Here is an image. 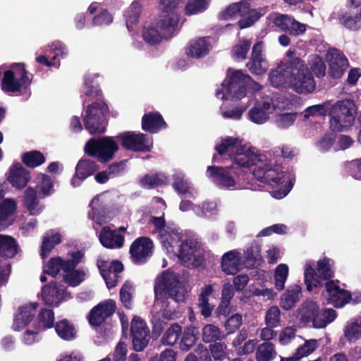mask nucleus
Segmentation results:
<instances>
[{
  "mask_svg": "<svg viewBox=\"0 0 361 361\" xmlns=\"http://www.w3.org/2000/svg\"><path fill=\"white\" fill-rule=\"evenodd\" d=\"M154 302L152 307V333L159 336L164 325L173 319L176 313L179 302L185 300L184 294L180 291L179 277L173 272L165 271L154 286Z\"/></svg>",
  "mask_w": 361,
  "mask_h": 361,
  "instance_id": "1",
  "label": "nucleus"
},
{
  "mask_svg": "<svg viewBox=\"0 0 361 361\" xmlns=\"http://www.w3.org/2000/svg\"><path fill=\"white\" fill-rule=\"evenodd\" d=\"M215 149L218 154L223 156L228 154L236 171L240 173L241 169L257 168L262 162L260 156L251 149H245L243 146L242 140L239 137H226L219 145H216Z\"/></svg>",
  "mask_w": 361,
  "mask_h": 361,
  "instance_id": "2",
  "label": "nucleus"
},
{
  "mask_svg": "<svg viewBox=\"0 0 361 361\" xmlns=\"http://www.w3.org/2000/svg\"><path fill=\"white\" fill-rule=\"evenodd\" d=\"M253 82L252 78L242 70H235L231 74L227 73L226 78L222 82V88L218 89L215 95L222 100H239L245 97L247 90Z\"/></svg>",
  "mask_w": 361,
  "mask_h": 361,
  "instance_id": "3",
  "label": "nucleus"
},
{
  "mask_svg": "<svg viewBox=\"0 0 361 361\" xmlns=\"http://www.w3.org/2000/svg\"><path fill=\"white\" fill-rule=\"evenodd\" d=\"M357 108L352 99L337 101L330 106V128L334 132L348 130L354 123Z\"/></svg>",
  "mask_w": 361,
  "mask_h": 361,
  "instance_id": "4",
  "label": "nucleus"
},
{
  "mask_svg": "<svg viewBox=\"0 0 361 361\" xmlns=\"http://www.w3.org/2000/svg\"><path fill=\"white\" fill-rule=\"evenodd\" d=\"M109 114L108 104L103 99H97L88 104L82 121L85 128L91 135L102 134L106 131Z\"/></svg>",
  "mask_w": 361,
  "mask_h": 361,
  "instance_id": "5",
  "label": "nucleus"
},
{
  "mask_svg": "<svg viewBox=\"0 0 361 361\" xmlns=\"http://www.w3.org/2000/svg\"><path fill=\"white\" fill-rule=\"evenodd\" d=\"M290 85L298 94H309L316 88L311 71L305 61L296 57L289 61Z\"/></svg>",
  "mask_w": 361,
  "mask_h": 361,
  "instance_id": "6",
  "label": "nucleus"
},
{
  "mask_svg": "<svg viewBox=\"0 0 361 361\" xmlns=\"http://www.w3.org/2000/svg\"><path fill=\"white\" fill-rule=\"evenodd\" d=\"M334 275L333 262L326 257L317 261V270L310 264H306L304 281L307 290L310 292L314 288H322L324 285L322 281L326 282L334 280Z\"/></svg>",
  "mask_w": 361,
  "mask_h": 361,
  "instance_id": "7",
  "label": "nucleus"
},
{
  "mask_svg": "<svg viewBox=\"0 0 361 361\" xmlns=\"http://www.w3.org/2000/svg\"><path fill=\"white\" fill-rule=\"evenodd\" d=\"M11 69L4 71L1 81V88L6 93H20L29 88L32 78L23 63H13Z\"/></svg>",
  "mask_w": 361,
  "mask_h": 361,
  "instance_id": "8",
  "label": "nucleus"
},
{
  "mask_svg": "<svg viewBox=\"0 0 361 361\" xmlns=\"http://www.w3.org/2000/svg\"><path fill=\"white\" fill-rule=\"evenodd\" d=\"M118 150V144L114 137L109 136L91 138L87 140L84 147L85 154L91 157H96L102 163L111 161Z\"/></svg>",
  "mask_w": 361,
  "mask_h": 361,
  "instance_id": "9",
  "label": "nucleus"
},
{
  "mask_svg": "<svg viewBox=\"0 0 361 361\" xmlns=\"http://www.w3.org/2000/svg\"><path fill=\"white\" fill-rule=\"evenodd\" d=\"M121 141V146L127 149L137 152H148L153 147L152 137L142 133L126 131L116 137Z\"/></svg>",
  "mask_w": 361,
  "mask_h": 361,
  "instance_id": "10",
  "label": "nucleus"
},
{
  "mask_svg": "<svg viewBox=\"0 0 361 361\" xmlns=\"http://www.w3.org/2000/svg\"><path fill=\"white\" fill-rule=\"evenodd\" d=\"M178 259L188 267H198L204 261V255L198 243L187 239L178 246Z\"/></svg>",
  "mask_w": 361,
  "mask_h": 361,
  "instance_id": "11",
  "label": "nucleus"
},
{
  "mask_svg": "<svg viewBox=\"0 0 361 361\" xmlns=\"http://www.w3.org/2000/svg\"><path fill=\"white\" fill-rule=\"evenodd\" d=\"M207 176L219 188H229L235 185V176H239L235 166H209Z\"/></svg>",
  "mask_w": 361,
  "mask_h": 361,
  "instance_id": "12",
  "label": "nucleus"
},
{
  "mask_svg": "<svg viewBox=\"0 0 361 361\" xmlns=\"http://www.w3.org/2000/svg\"><path fill=\"white\" fill-rule=\"evenodd\" d=\"M149 333L144 319L140 317H134L130 324V336L135 351L141 352L146 348L150 339Z\"/></svg>",
  "mask_w": 361,
  "mask_h": 361,
  "instance_id": "13",
  "label": "nucleus"
},
{
  "mask_svg": "<svg viewBox=\"0 0 361 361\" xmlns=\"http://www.w3.org/2000/svg\"><path fill=\"white\" fill-rule=\"evenodd\" d=\"M69 255L71 259H67V262L64 264L66 274L63 279L70 286L75 287L85 280V271L75 269L84 257V253L82 251H76L69 253Z\"/></svg>",
  "mask_w": 361,
  "mask_h": 361,
  "instance_id": "14",
  "label": "nucleus"
},
{
  "mask_svg": "<svg viewBox=\"0 0 361 361\" xmlns=\"http://www.w3.org/2000/svg\"><path fill=\"white\" fill-rule=\"evenodd\" d=\"M252 174L256 179L271 187L277 186L284 182L283 179L285 175L279 166L272 167L269 164H263L262 161L257 168L252 169Z\"/></svg>",
  "mask_w": 361,
  "mask_h": 361,
  "instance_id": "15",
  "label": "nucleus"
},
{
  "mask_svg": "<svg viewBox=\"0 0 361 361\" xmlns=\"http://www.w3.org/2000/svg\"><path fill=\"white\" fill-rule=\"evenodd\" d=\"M153 248V241L149 238L142 236L136 238L129 250L132 262L135 264L146 263L152 255Z\"/></svg>",
  "mask_w": 361,
  "mask_h": 361,
  "instance_id": "16",
  "label": "nucleus"
},
{
  "mask_svg": "<svg viewBox=\"0 0 361 361\" xmlns=\"http://www.w3.org/2000/svg\"><path fill=\"white\" fill-rule=\"evenodd\" d=\"M116 310V303L112 299L105 300L94 306L89 312L87 319L90 324L97 327L111 317Z\"/></svg>",
  "mask_w": 361,
  "mask_h": 361,
  "instance_id": "17",
  "label": "nucleus"
},
{
  "mask_svg": "<svg viewBox=\"0 0 361 361\" xmlns=\"http://www.w3.org/2000/svg\"><path fill=\"white\" fill-rule=\"evenodd\" d=\"M264 42H257L252 48L251 56L246 67L252 75H262L269 69V62L263 54Z\"/></svg>",
  "mask_w": 361,
  "mask_h": 361,
  "instance_id": "18",
  "label": "nucleus"
},
{
  "mask_svg": "<svg viewBox=\"0 0 361 361\" xmlns=\"http://www.w3.org/2000/svg\"><path fill=\"white\" fill-rule=\"evenodd\" d=\"M338 279L326 281L324 284L328 295V302L336 308H341L348 304L351 299L350 293L339 286Z\"/></svg>",
  "mask_w": 361,
  "mask_h": 361,
  "instance_id": "19",
  "label": "nucleus"
},
{
  "mask_svg": "<svg viewBox=\"0 0 361 361\" xmlns=\"http://www.w3.org/2000/svg\"><path fill=\"white\" fill-rule=\"evenodd\" d=\"M274 25L281 31L290 36L302 35L307 30V25L296 20L293 16L287 14H277L273 20Z\"/></svg>",
  "mask_w": 361,
  "mask_h": 361,
  "instance_id": "20",
  "label": "nucleus"
},
{
  "mask_svg": "<svg viewBox=\"0 0 361 361\" xmlns=\"http://www.w3.org/2000/svg\"><path fill=\"white\" fill-rule=\"evenodd\" d=\"M329 75L334 79L341 78L349 66L346 56L338 49L334 48L328 56Z\"/></svg>",
  "mask_w": 361,
  "mask_h": 361,
  "instance_id": "21",
  "label": "nucleus"
},
{
  "mask_svg": "<svg viewBox=\"0 0 361 361\" xmlns=\"http://www.w3.org/2000/svg\"><path fill=\"white\" fill-rule=\"evenodd\" d=\"M98 169L99 166L96 161L88 158L80 159L75 166V172L71 181V185L74 188L80 186L85 179L94 175Z\"/></svg>",
  "mask_w": 361,
  "mask_h": 361,
  "instance_id": "22",
  "label": "nucleus"
},
{
  "mask_svg": "<svg viewBox=\"0 0 361 361\" xmlns=\"http://www.w3.org/2000/svg\"><path fill=\"white\" fill-rule=\"evenodd\" d=\"M38 304L33 302L19 307L18 312L15 315L13 329L20 331L28 325L35 318Z\"/></svg>",
  "mask_w": 361,
  "mask_h": 361,
  "instance_id": "23",
  "label": "nucleus"
},
{
  "mask_svg": "<svg viewBox=\"0 0 361 361\" xmlns=\"http://www.w3.org/2000/svg\"><path fill=\"white\" fill-rule=\"evenodd\" d=\"M30 180V172L23 165L16 162L9 169L7 180L16 189L24 188Z\"/></svg>",
  "mask_w": 361,
  "mask_h": 361,
  "instance_id": "24",
  "label": "nucleus"
},
{
  "mask_svg": "<svg viewBox=\"0 0 361 361\" xmlns=\"http://www.w3.org/2000/svg\"><path fill=\"white\" fill-rule=\"evenodd\" d=\"M339 24L350 31H357L361 28V13L351 8L341 9L336 17Z\"/></svg>",
  "mask_w": 361,
  "mask_h": 361,
  "instance_id": "25",
  "label": "nucleus"
},
{
  "mask_svg": "<svg viewBox=\"0 0 361 361\" xmlns=\"http://www.w3.org/2000/svg\"><path fill=\"white\" fill-rule=\"evenodd\" d=\"M179 20V16L176 13L164 14L159 16L154 25L164 39H169L173 36Z\"/></svg>",
  "mask_w": 361,
  "mask_h": 361,
  "instance_id": "26",
  "label": "nucleus"
},
{
  "mask_svg": "<svg viewBox=\"0 0 361 361\" xmlns=\"http://www.w3.org/2000/svg\"><path fill=\"white\" fill-rule=\"evenodd\" d=\"M211 49L209 37H199L190 41L185 47V54L191 58L200 59L207 56Z\"/></svg>",
  "mask_w": 361,
  "mask_h": 361,
  "instance_id": "27",
  "label": "nucleus"
},
{
  "mask_svg": "<svg viewBox=\"0 0 361 361\" xmlns=\"http://www.w3.org/2000/svg\"><path fill=\"white\" fill-rule=\"evenodd\" d=\"M166 127V123L158 111L145 114L142 118V130L152 134L157 133Z\"/></svg>",
  "mask_w": 361,
  "mask_h": 361,
  "instance_id": "28",
  "label": "nucleus"
},
{
  "mask_svg": "<svg viewBox=\"0 0 361 361\" xmlns=\"http://www.w3.org/2000/svg\"><path fill=\"white\" fill-rule=\"evenodd\" d=\"M64 289L59 288L56 283H49L42 288V298L48 306H59L63 300Z\"/></svg>",
  "mask_w": 361,
  "mask_h": 361,
  "instance_id": "29",
  "label": "nucleus"
},
{
  "mask_svg": "<svg viewBox=\"0 0 361 361\" xmlns=\"http://www.w3.org/2000/svg\"><path fill=\"white\" fill-rule=\"evenodd\" d=\"M99 239L102 246L109 249L121 248L124 244V237L111 230L109 226L102 228Z\"/></svg>",
  "mask_w": 361,
  "mask_h": 361,
  "instance_id": "30",
  "label": "nucleus"
},
{
  "mask_svg": "<svg viewBox=\"0 0 361 361\" xmlns=\"http://www.w3.org/2000/svg\"><path fill=\"white\" fill-rule=\"evenodd\" d=\"M213 292V286L209 284L202 288L201 292L198 295L197 307L199 309L200 314L204 319L210 317L214 310V305L209 302V297L212 295Z\"/></svg>",
  "mask_w": 361,
  "mask_h": 361,
  "instance_id": "31",
  "label": "nucleus"
},
{
  "mask_svg": "<svg viewBox=\"0 0 361 361\" xmlns=\"http://www.w3.org/2000/svg\"><path fill=\"white\" fill-rule=\"evenodd\" d=\"M20 251L17 240L11 235L0 234V257L4 259L15 257Z\"/></svg>",
  "mask_w": 361,
  "mask_h": 361,
  "instance_id": "32",
  "label": "nucleus"
},
{
  "mask_svg": "<svg viewBox=\"0 0 361 361\" xmlns=\"http://www.w3.org/2000/svg\"><path fill=\"white\" fill-rule=\"evenodd\" d=\"M288 68L289 61L270 71L269 80L273 87H280L283 86L287 82L290 83V73L288 71Z\"/></svg>",
  "mask_w": 361,
  "mask_h": 361,
  "instance_id": "33",
  "label": "nucleus"
},
{
  "mask_svg": "<svg viewBox=\"0 0 361 361\" xmlns=\"http://www.w3.org/2000/svg\"><path fill=\"white\" fill-rule=\"evenodd\" d=\"M181 335L179 348L182 351L187 352L196 344L200 337V331L196 326L190 325L182 331Z\"/></svg>",
  "mask_w": 361,
  "mask_h": 361,
  "instance_id": "34",
  "label": "nucleus"
},
{
  "mask_svg": "<svg viewBox=\"0 0 361 361\" xmlns=\"http://www.w3.org/2000/svg\"><path fill=\"white\" fill-rule=\"evenodd\" d=\"M238 252L231 250L225 253L221 259V268L226 274L235 275L241 268L240 259Z\"/></svg>",
  "mask_w": 361,
  "mask_h": 361,
  "instance_id": "35",
  "label": "nucleus"
},
{
  "mask_svg": "<svg viewBox=\"0 0 361 361\" xmlns=\"http://www.w3.org/2000/svg\"><path fill=\"white\" fill-rule=\"evenodd\" d=\"M319 305L312 300H305L298 309V318L300 323L304 325L309 324L312 322L316 313H317Z\"/></svg>",
  "mask_w": 361,
  "mask_h": 361,
  "instance_id": "36",
  "label": "nucleus"
},
{
  "mask_svg": "<svg viewBox=\"0 0 361 361\" xmlns=\"http://www.w3.org/2000/svg\"><path fill=\"white\" fill-rule=\"evenodd\" d=\"M301 287L295 284L290 286L281 296L280 306L285 310H289L295 306L299 300V295L301 293Z\"/></svg>",
  "mask_w": 361,
  "mask_h": 361,
  "instance_id": "37",
  "label": "nucleus"
},
{
  "mask_svg": "<svg viewBox=\"0 0 361 361\" xmlns=\"http://www.w3.org/2000/svg\"><path fill=\"white\" fill-rule=\"evenodd\" d=\"M182 238L183 234L179 231V229L170 225H167L166 231L159 235L161 243L166 248H173L175 246H179Z\"/></svg>",
  "mask_w": 361,
  "mask_h": 361,
  "instance_id": "38",
  "label": "nucleus"
},
{
  "mask_svg": "<svg viewBox=\"0 0 361 361\" xmlns=\"http://www.w3.org/2000/svg\"><path fill=\"white\" fill-rule=\"evenodd\" d=\"M260 16V13L255 9H251L250 3L245 1L240 14L241 19L238 20V25L240 29L247 28L257 21Z\"/></svg>",
  "mask_w": 361,
  "mask_h": 361,
  "instance_id": "39",
  "label": "nucleus"
},
{
  "mask_svg": "<svg viewBox=\"0 0 361 361\" xmlns=\"http://www.w3.org/2000/svg\"><path fill=\"white\" fill-rule=\"evenodd\" d=\"M54 327L57 335L64 341H70L76 338L77 331L74 325L66 319L57 322Z\"/></svg>",
  "mask_w": 361,
  "mask_h": 361,
  "instance_id": "40",
  "label": "nucleus"
},
{
  "mask_svg": "<svg viewBox=\"0 0 361 361\" xmlns=\"http://www.w3.org/2000/svg\"><path fill=\"white\" fill-rule=\"evenodd\" d=\"M336 317V312L333 309H317V313L312 320V326L316 329L324 328L328 324L332 322Z\"/></svg>",
  "mask_w": 361,
  "mask_h": 361,
  "instance_id": "41",
  "label": "nucleus"
},
{
  "mask_svg": "<svg viewBox=\"0 0 361 361\" xmlns=\"http://www.w3.org/2000/svg\"><path fill=\"white\" fill-rule=\"evenodd\" d=\"M61 242V234L59 233H47L44 237L40 255L42 259H45L49 255L51 250Z\"/></svg>",
  "mask_w": 361,
  "mask_h": 361,
  "instance_id": "42",
  "label": "nucleus"
},
{
  "mask_svg": "<svg viewBox=\"0 0 361 361\" xmlns=\"http://www.w3.org/2000/svg\"><path fill=\"white\" fill-rule=\"evenodd\" d=\"M141 10L142 5L137 1H134L125 12L126 23L129 31H132L133 26L137 24Z\"/></svg>",
  "mask_w": 361,
  "mask_h": 361,
  "instance_id": "43",
  "label": "nucleus"
},
{
  "mask_svg": "<svg viewBox=\"0 0 361 361\" xmlns=\"http://www.w3.org/2000/svg\"><path fill=\"white\" fill-rule=\"evenodd\" d=\"M22 162L29 168H36L42 165L46 158L43 153L38 150H32L23 154Z\"/></svg>",
  "mask_w": 361,
  "mask_h": 361,
  "instance_id": "44",
  "label": "nucleus"
},
{
  "mask_svg": "<svg viewBox=\"0 0 361 361\" xmlns=\"http://www.w3.org/2000/svg\"><path fill=\"white\" fill-rule=\"evenodd\" d=\"M224 337L219 326L212 324H206L202 329V339L205 343H215Z\"/></svg>",
  "mask_w": 361,
  "mask_h": 361,
  "instance_id": "45",
  "label": "nucleus"
},
{
  "mask_svg": "<svg viewBox=\"0 0 361 361\" xmlns=\"http://www.w3.org/2000/svg\"><path fill=\"white\" fill-rule=\"evenodd\" d=\"M182 333V326L178 323H173L167 329L161 338L162 344L173 345L178 341Z\"/></svg>",
  "mask_w": 361,
  "mask_h": 361,
  "instance_id": "46",
  "label": "nucleus"
},
{
  "mask_svg": "<svg viewBox=\"0 0 361 361\" xmlns=\"http://www.w3.org/2000/svg\"><path fill=\"white\" fill-rule=\"evenodd\" d=\"M276 355L274 345L270 342L260 344L256 352L257 361H271Z\"/></svg>",
  "mask_w": 361,
  "mask_h": 361,
  "instance_id": "47",
  "label": "nucleus"
},
{
  "mask_svg": "<svg viewBox=\"0 0 361 361\" xmlns=\"http://www.w3.org/2000/svg\"><path fill=\"white\" fill-rule=\"evenodd\" d=\"M97 266L99 272L106 282V285L109 289L113 288L117 285V279H112L111 271L110 270V264L106 260L99 259L97 261Z\"/></svg>",
  "mask_w": 361,
  "mask_h": 361,
  "instance_id": "48",
  "label": "nucleus"
},
{
  "mask_svg": "<svg viewBox=\"0 0 361 361\" xmlns=\"http://www.w3.org/2000/svg\"><path fill=\"white\" fill-rule=\"evenodd\" d=\"M211 0H188L185 7V14L192 16L204 13L209 6Z\"/></svg>",
  "mask_w": 361,
  "mask_h": 361,
  "instance_id": "49",
  "label": "nucleus"
},
{
  "mask_svg": "<svg viewBox=\"0 0 361 361\" xmlns=\"http://www.w3.org/2000/svg\"><path fill=\"white\" fill-rule=\"evenodd\" d=\"M67 262V259H63L60 257H51L47 262L46 266L43 269V272L52 277H56L61 269L64 271V264Z\"/></svg>",
  "mask_w": 361,
  "mask_h": 361,
  "instance_id": "50",
  "label": "nucleus"
},
{
  "mask_svg": "<svg viewBox=\"0 0 361 361\" xmlns=\"http://www.w3.org/2000/svg\"><path fill=\"white\" fill-rule=\"evenodd\" d=\"M251 41L247 39H241L238 43L233 47L231 49L232 56L239 61L246 59L247 53L250 49Z\"/></svg>",
  "mask_w": 361,
  "mask_h": 361,
  "instance_id": "51",
  "label": "nucleus"
},
{
  "mask_svg": "<svg viewBox=\"0 0 361 361\" xmlns=\"http://www.w3.org/2000/svg\"><path fill=\"white\" fill-rule=\"evenodd\" d=\"M288 267L286 264H279L274 271L275 288L279 291H281L285 288V283L288 276Z\"/></svg>",
  "mask_w": 361,
  "mask_h": 361,
  "instance_id": "52",
  "label": "nucleus"
},
{
  "mask_svg": "<svg viewBox=\"0 0 361 361\" xmlns=\"http://www.w3.org/2000/svg\"><path fill=\"white\" fill-rule=\"evenodd\" d=\"M54 319V312L53 310L43 308L37 315V326H40L42 330L51 329L55 324Z\"/></svg>",
  "mask_w": 361,
  "mask_h": 361,
  "instance_id": "53",
  "label": "nucleus"
},
{
  "mask_svg": "<svg viewBox=\"0 0 361 361\" xmlns=\"http://www.w3.org/2000/svg\"><path fill=\"white\" fill-rule=\"evenodd\" d=\"M245 1L233 3L222 10L219 13V18L222 20H228L233 18L240 17L243 5Z\"/></svg>",
  "mask_w": 361,
  "mask_h": 361,
  "instance_id": "54",
  "label": "nucleus"
},
{
  "mask_svg": "<svg viewBox=\"0 0 361 361\" xmlns=\"http://www.w3.org/2000/svg\"><path fill=\"white\" fill-rule=\"evenodd\" d=\"M142 37L144 41L150 45L159 44L164 39L155 25L145 27L142 30Z\"/></svg>",
  "mask_w": 361,
  "mask_h": 361,
  "instance_id": "55",
  "label": "nucleus"
},
{
  "mask_svg": "<svg viewBox=\"0 0 361 361\" xmlns=\"http://www.w3.org/2000/svg\"><path fill=\"white\" fill-rule=\"evenodd\" d=\"M173 188L179 195L192 194V188L188 179L182 174H176L173 176Z\"/></svg>",
  "mask_w": 361,
  "mask_h": 361,
  "instance_id": "56",
  "label": "nucleus"
},
{
  "mask_svg": "<svg viewBox=\"0 0 361 361\" xmlns=\"http://www.w3.org/2000/svg\"><path fill=\"white\" fill-rule=\"evenodd\" d=\"M133 293V283L128 281H125L120 290L119 296L123 307L128 310L132 308Z\"/></svg>",
  "mask_w": 361,
  "mask_h": 361,
  "instance_id": "57",
  "label": "nucleus"
},
{
  "mask_svg": "<svg viewBox=\"0 0 361 361\" xmlns=\"http://www.w3.org/2000/svg\"><path fill=\"white\" fill-rule=\"evenodd\" d=\"M319 346V341L316 339L306 340L304 344L296 350L293 354L298 360L302 357L312 353Z\"/></svg>",
  "mask_w": 361,
  "mask_h": 361,
  "instance_id": "58",
  "label": "nucleus"
},
{
  "mask_svg": "<svg viewBox=\"0 0 361 361\" xmlns=\"http://www.w3.org/2000/svg\"><path fill=\"white\" fill-rule=\"evenodd\" d=\"M38 200L37 197V192L31 187H28L23 196V205L24 207L32 214V212L35 210L38 205Z\"/></svg>",
  "mask_w": 361,
  "mask_h": 361,
  "instance_id": "59",
  "label": "nucleus"
},
{
  "mask_svg": "<svg viewBox=\"0 0 361 361\" xmlns=\"http://www.w3.org/2000/svg\"><path fill=\"white\" fill-rule=\"evenodd\" d=\"M210 356L214 360L222 361L227 357V345L224 342H215L209 346Z\"/></svg>",
  "mask_w": 361,
  "mask_h": 361,
  "instance_id": "60",
  "label": "nucleus"
},
{
  "mask_svg": "<svg viewBox=\"0 0 361 361\" xmlns=\"http://www.w3.org/2000/svg\"><path fill=\"white\" fill-rule=\"evenodd\" d=\"M329 109L330 103L329 102L313 105L305 109L304 116L305 118H309L310 116L329 115Z\"/></svg>",
  "mask_w": 361,
  "mask_h": 361,
  "instance_id": "61",
  "label": "nucleus"
},
{
  "mask_svg": "<svg viewBox=\"0 0 361 361\" xmlns=\"http://www.w3.org/2000/svg\"><path fill=\"white\" fill-rule=\"evenodd\" d=\"M242 324V315L240 314L235 313L226 320L224 326L227 334H231L235 333L240 329Z\"/></svg>",
  "mask_w": 361,
  "mask_h": 361,
  "instance_id": "62",
  "label": "nucleus"
},
{
  "mask_svg": "<svg viewBox=\"0 0 361 361\" xmlns=\"http://www.w3.org/2000/svg\"><path fill=\"white\" fill-rule=\"evenodd\" d=\"M344 335L350 342L355 341L361 338V323L353 322L345 328Z\"/></svg>",
  "mask_w": 361,
  "mask_h": 361,
  "instance_id": "63",
  "label": "nucleus"
},
{
  "mask_svg": "<svg viewBox=\"0 0 361 361\" xmlns=\"http://www.w3.org/2000/svg\"><path fill=\"white\" fill-rule=\"evenodd\" d=\"M140 183L142 188L152 189L161 186L163 180L157 173L146 174L140 179Z\"/></svg>",
  "mask_w": 361,
  "mask_h": 361,
  "instance_id": "64",
  "label": "nucleus"
}]
</instances>
